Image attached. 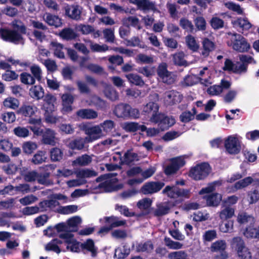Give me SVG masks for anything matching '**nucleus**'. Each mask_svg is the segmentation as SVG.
Returning a JSON list of instances; mask_svg holds the SVG:
<instances>
[{
	"label": "nucleus",
	"mask_w": 259,
	"mask_h": 259,
	"mask_svg": "<svg viewBox=\"0 0 259 259\" xmlns=\"http://www.w3.org/2000/svg\"><path fill=\"white\" fill-rule=\"evenodd\" d=\"M46 22L50 26H54L56 28L61 26V19L58 16L47 14L45 19Z\"/></svg>",
	"instance_id": "obj_30"
},
{
	"label": "nucleus",
	"mask_w": 259,
	"mask_h": 259,
	"mask_svg": "<svg viewBox=\"0 0 259 259\" xmlns=\"http://www.w3.org/2000/svg\"><path fill=\"white\" fill-rule=\"evenodd\" d=\"M166 100L168 105H172L181 101V98L179 93L174 90L167 92L166 93Z\"/></svg>",
	"instance_id": "obj_27"
},
{
	"label": "nucleus",
	"mask_w": 259,
	"mask_h": 259,
	"mask_svg": "<svg viewBox=\"0 0 259 259\" xmlns=\"http://www.w3.org/2000/svg\"><path fill=\"white\" fill-rule=\"evenodd\" d=\"M66 248L71 252L78 253L80 252V242L72 239L70 241H66Z\"/></svg>",
	"instance_id": "obj_48"
},
{
	"label": "nucleus",
	"mask_w": 259,
	"mask_h": 259,
	"mask_svg": "<svg viewBox=\"0 0 259 259\" xmlns=\"http://www.w3.org/2000/svg\"><path fill=\"white\" fill-rule=\"evenodd\" d=\"M228 35L232 36L231 46L234 50L239 53L248 52L250 49V45L244 37L236 32H229Z\"/></svg>",
	"instance_id": "obj_3"
},
{
	"label": "nucleus",
	"mask_w": 259,
	"mask_h": 259,
	"mask_svg": "<svg viewBox=\"0 0 259 259\" xmlns=\"http://www.w3.org/2000/svg\"><path fill=\"white\" fill-rule=\"evenodd\" d=\"M159 107L157 103L150 102L144 106L143 109V114L147 116L151 115L150 121L152 122V118L155 115L159 114Z\"/></svg>",
	"instance_id": "obj_16"
},
{
	"label": "nucleus",
	"mask_w": 259,
	"mask_h": 259,
	"mask_svg": "<svg viewBox=\"0 0 259 259\" xmlns=\"http://www.w3.org/2000/svg\"><path fill=\"white\" fill-rule=\"evenodd\" d=\"M13 133L16 137L20 138H26L30 135L27 126H17L13 129Z\"/></svg>",
	"instance_id": "obj_34"
},
{
	"label": "nucleus",
	"mask_w": 259,
	"mask_h": 259,
	"mask_svg": "<svg viewBox=\"0 0 259 259\" xmlns=\"http://www.w3.org/2000/svg\"><path fill=\"white\" fill-rule=\"evenodd\" d=\"M211 168L208 162H203L191 168L188 176L195 181L205 179L209 174Z\"/></svg>",
	"instance_id": "obj_2"
},
{
	"label": "nucleus",
	"mask_w": 259,
	"mask_h": 259,
	"mask_svg": "<svg viewBox=\"0 0 259 259\" xmlns=\"http://www.w3.org/2000/svg\"><path fill=\"white\" fill-rule=\"evenodd\" d=\"M235 23L237 24L242 30H249L252 26L251 24L246 18H239L235 21Z\"/></svg>",
	"instance_id": "obj_59"
},
{
	"label": "nucleus",
	"mask_w": 259,
	"mask_h": 259,
	"mask_svg": "<svg viewBox=\"0 0 259 259\" xmlns=\"http://www.w3.org/2000/svg\"><path fill=\"white\" fill-rule=\"evenodd\" d=\"M105 96L111 101H116L118 99V92L112 87H107L104 90Z\"/></svg>",
	"instance_id": "obj_56"
},
{
	"label": "nucleus",
	"mask_w": 259,
	"mask_h": 259,
	"mask_svg": "<svg viewBox=\"0 0 259 259\" xmlns=\"http://www.w3.org/2000/svg\"><path fill=\"white\" fill-rule=\"evenodd\" d=\"M132 4L136 5L138 9L144 12L152 11L155 12L157 9L154 2L150 0H128Z\"/></svg>",
	"instance_id": "obj_10"
},
{
	"label": "nucleus",
	"mask_w": 259,
	"mask_h": 259,
	"mask_svg": "<svg viewBox=\"0 0 259 259\" xmlns=\"http://www.w3.org/2000/svg\"><path fill=\"white\" fill-rule=\"evenodd\" d=\"M231 244L232 248L237 252V259H252L251 253L245 246V242L241 237H234Z\"/></svg>",
	"instance_id": "obj_4"
},
{
	"label": "nucleus",
	"mask_w": 259,
	"mask_h": 259,
	"mask_svg": "<svg viewBox=\"0 0 259 259\" xmlns=\"http://www.w3.org/2000/svg\"><path fill=\"white\" fill-rule=\"evenodd\" d=\"M227 243L224 240H218L213 242L210 246V250L212 252L228 253L227 251Z\"/></svg>",
	"instance_id": "obj_20"
},
{
	"label": "nucleus",
	"mask_w": 259,
	"mask_h": 259,
	"mask_svg": "<svg viewBox=\"0 0 259 259\" xmlns=\"http://www.w3.org/2000/svg\"><path fill=\"white\" fill-rule=\"evenodd\" d=\"M50 175V172L48 171H46L39 175L38 174L37 182L39 184L47 186L52 185L53 184L52 181L49 179Z\"/></svg>",
	"instance_id": "obj_45"
},
{
	"label": "nucleus",
	"mask_w": 259,
	"mask_h": 259,
	"mask_svg": "<svg viewBox=\"0 0 259 259\" xmlns=\"http://www.w3.org/2000/svg\"><path fill=\"white\" fill-rule=\"evenodd\" d=\"M253 181V178L249 176L236 183L235 186L236 189H240L247 187L248 185L251 184Z\"/></svg>",
	"instance_id": "obj_57"
},
{
	"label": "nucleus",
	"mask_w": 259,
	"mask_h": 259,
	"mask_svg": "<svg viewBox=\"0 0 259 259\" xmlns=\"http://www.w3.org/2000/svg\"><path fill=\"white\" fill-rule=\"evenodd\" d=\"M197 31H203L206 29V21L203 16H197L194 19Z\"/></svg>",
	"instance_id": "obj_46"
},
{
	"label": "nucleus",
	"mask_w": 259,
	"mask_h": 259,
	"mask_svg": "<svg viewBox=\"0 0 259 259\" xmlns=\"http://www.w3.org/2000/svg\"><path fill=\"white\" fill-rule=\"evenodd\" d=\"M50 153L51 159L53 161H59L62 159L63 152L59 148H52Z\"/></svg>",
	"instance_id": "obj_50"
},
{
	"label": "nucleus",
	"mask_w": 259,
	"mask_h": 259,
	"mask_svg": "<svg viewBox=\"0 0 259 259\" xmlns=\"http://www.w3.org/2000/svg\"><path fill=\"white\" fill-rule=\"evenodd\" d=\"M154 248L153 243L150 240L141 243L137 246V251L138 252H151Z\"/></svg>",
	"instance_id": "obj_47"
},
{
	"label": "nucleus",
	"mask_w": 259,
	"mask_h": 259,
	"mask_svg": "<svg viewBox=\"0 0 259 259\" xmlns=\"http://www.w3.org/2000/svg\"><path fill=\"white\" fill-rule=\"evenodd\" d=\"M209 24L214 30H218L224 27V21L218 17H212L209 21Z\"/></svg>",
	"instance_id": "obj_51"
},
{
	"label": "nucleus",
	"mask_w": 259,
	"mask_h": 259,
	"mask_svg": "<svg viewBox=\"0 0 259 259\" xmlns=\"http://www.w3.org/2000/svg\"><path fill=\"white\" fill-rule=\"evenodd\" d=\"M77 210V205H69L65 206H61L58 210V212L63 214H68L75 212Z\"/></svg>",
	"instance_id": "obj_58"
},
{
	"label": "nucleus",
	"mask_w": 259,
	"mask_h": 259,
	"mask_svg": "<svg viewBox=\"0 0 259 259\" xmlns=\"http://www.w3.org/2000/svg\"><path fill=\"white\" fill-rule=\"evenodd\" d=\"M55 138L54 132L52 130L47 129L46 134L43 135L42 142L45 144L55 146L56 143Z\"/></svg>",
	"instance_id": "obj_31"
},
{
	"label": "nucleus",
	"mask_w": 259,
	"mask_h": 259,
	"mask_svg": "<svg viewBox=\"0 0 259 259\" xmlns=\"http://www.w3.org/2000/svg\"><path fill=\"white\" fill-rule=\"evenodd\" d=\"M135 160H139L138 154L133 152L132 149H128L124 153L123 157H120L119 164H126L129 165Z\"/></svg>",
	"instance_id": "obj_18"
},
{
	"label": "nucleus",
	"mask_w": 259,
	"mask_h": 259,
	"mask_svg": "<svg viewBox=\"0 0 259 259\" xmlns=\"http://www.w3.org/2000/svg\"><path fill=\"white\" fill-rule=\"evenodd\" d=\"M11 26L13 30L21 35L26 34L27 27L21 21L15 20L12 22Z\"/></svg>",
	"instance_id": "obj_32"
},
{
	"label": "nucleus",
	"mask_w": 259,
	"mask_h": 259,
	"mask_svg": "<svg viewBox=\"0 0 259 259\" xmlns=\"http://www.w3.org/2000/svg\"><path fill=\"white\" fill-rule=\"evenodd\" d=\"M46 159V152L38 151L33 155L31 161L35 164H39L45 162Z\"/></svg>",
	"instance_id": "obj_54"
},
{
	"label": "nucleus",
	"mask_w": 259,
	"mask_h": 259,
	"mask_svg": "<svg viewBox=\"0 0 259 259\" xmlns=\"http://www.w3.org/2000/svg\"><path fill=\"white\" fill-rule=\"evenodd\" d=\"M170 208L167 205H161L154 211V215L156 217H161L168 213Z\"/></svg>",
	"instance_id": "obj_61"
},
{
	"label": "nucleus",
	"mask_w": 259,
	"mask_h": 259,
	"mask_svg": "<svg viewBox=\"0 0 259 259\" xmlns=\"http://www.w3.org/2000/svg\"><path fill=\"white\" fill-rule=\"evenodd\" d=\"M156 72L160 79L165 74L168 73L169 71L167 70V64L165 62H162L159 64L157 68Z\"/></svg>",
	"instance_id": "obj_64"
},
{
	"label": "nucleus",
	"mask_w": 259,
	"mask_h": 259,
	"mask_svg": "<svg viewBox=\"0 0 259 259\" xmlns=\"http://www.w3.org/2000/svg\"><path fill=\"white\" fill-rule=\"evenodd\" d=\"M186 41L188 48L193 52H196L199 49V45L197 44L195 37L188 35L186 37Z\"/></svg>",
	"instance_id": "obj_53"
},
{
	"label": "nucleus",
	"mask_w": 259,
	"mask_h": 259,
	"mask_svg": "<svg viewBox=\"0 0 259 259\" xmlns=\"http://www.w3.org/2000/svg\"><path fill=\"white\" fill-rule=\"evenodd\" d=\"M80 251L84 253L90 252L92 256L95 257L97 254V248L95 245L94 241L92 239H88L85 242H80Z\"/></svg>",
	"instance_id": "obj_15"
},
{
	"label": "nucleus",
	"mask_w": 259,
	"mask_h": 259,
	"mask_svg": "<svg viewBox=\"0 0 259 259\" xmlns=\"http://www.w3.org/2000/svg\"><path fill=\"white\" fill-rule=\"evenodd\" d=\"M63 105V111L68 113L72 110V104L74 102V98L70 93L63 94L61 96Z\"/></svg>",
	"instance_id": "obj_19"
},
{
	"label": "nucleus",
	"mask_w": 259,
	"mask_h": 259,
	"mask_svg": "<svg viewBox=\"0 0 259 259\" xmlns=\"http://www.w3.org/2000/svg\"><path fill=\"white\" fill-rule=\"evenodd\" d=\"M121 22L123 25L126 27L130 28V26H132L133 27H138L139 29L141 28L139 26L140 23L139 19L136 16H128V17L123 18Z\"/></svg>",
	"instance_id": "obj_26"
},
{
	"label": "nucleus",
	"mask_w": 259,
	"mask_h": 259,
	"mask_svg": "<svg viewBox=\"0 0 259 259\" xmlns=\"http://www.w3.org/2000/svg\"><path fill=\"white\" fill-rule=\"evenodd\" d=\"M118 180L116 178L111 179L109 180L105 181L99 184L98 187L103 189L106 192H111L118 190L122 188V184H116Z\"/></svg>",
	"instance_id": "obj_12"
},
{
	"label": "nucleus",
	"mask_w": 259,
	"mask_h": 259,
	"mask_svg": "<svg viewBox=\"0 0 259 259\" xmlns=\"http://www.w3.org/2000/svg\"><path fill=\"white\" fill-rule=\"evenodd\" d=\"M237 221L240 225H254L255 220L254 218L246 212H241L238 214Z\"/></svg>",
	"instance_id": "obj_21"
},
{
	"label": "nucleus",
	"mask_w": 259,
	"mask_h": 259,
	"mask_svg": "<svg viewBox=\"0 0 259 259\" xmlns=\"http://www.w3.org/2000/svg\"><path fill=\"white\" fill-rule=\"evenodd\" d=\"M60 36L66 40L75 39L77 37L76 32L71 28H65L59 33Z\"/></svg>",
	"instance_id": "obj_25"
},
{
	"label": "nucleus",
	"mask_w": 259,
	"mask_h": 259,
	"mask_svg": "<svg viewBox=\"0 0 259 259\" xmlns=\"http://www.w3.org/2000/svg\"><path fill=\"white\" fill-rule=\"evenodd\" d=\"M170 163L163 168V172L167 176H170L177 174L179 169L183 167L186 162L184 158L176 157L169 159Z\"/></svg>",
	"instance_id": "obj_7"
},
{
	"label": "nucleus",
	"mask_w": 259,
	"mask_h": 259,
	"mask_svg": "<svg viewBox=\"0 0 259 259\" xmlns=\"http://www.w3.org/2000/svg\"><path fill=\"white\" fill-rule=\"evenodd\" d=\"M29 94L33 99L39 100L44 96V90L40 85H33L29 89Z\"/></svg>",
	"instance_id": "obj_22"
},
{
	"label": "nucleus",
	"mask_w": 259,
	"mask_h": 259,
	"mask_svg": "<svg viewBox=\"0 0 259 259\" xmlns=\"http://www.w3.org/2000/svg\"><path fill=\"white\" fill-rule=\"evenodd\" d=\"M79 8V6L77 5H67L64 7L65 16L72 20H80L81 11Z\"/></svg>",
	"instance_id": "obj_13"
},
{
	"label": "nucleus",
	"mask_w": 259,
	"mask_h": 259,
	"mask_svg": "<svg viewBox=\"0 0 259 259\" xmlns=\"http://www.w3.org/2000/svg\"><path fill=\"white\" fill-rule=\"evenodd\" d=\"M162 194H166L171 198L183 197L189 198V190L184 189H181L174 185L166 186L162 190Z\"/></svg>",
	"instance_id": "obj_8"
},
{
	"label": "nucleus",
	"mask_w": 259,
	"mask_h": 259,
	"mask_svg": "<svg viewBox=\"0 0 259 259\" xmlns=\"http://www.w3.org/2000/svg\"><path fill=\"white\" fill-rule=\"evenodd\" d=\"M19 104V101L17 99L12 97L6 98L3 101V105L5 107L14 110L17 109Z\"/></svg>",
	"instance_id": "obj_33"
},
{
	"label": "nucleus",
	"mask_w": 259,
	"mask_h": 259,
	"mask_svg": "<svg viewBox=\"0 0 259 259\" xmlns=\"http://www.w3.org/2000/svg\"><path fill=\"white\" fill-rule=\"evenodd\" d=\"M199 81V76L191 74L186 76L182 83L184 86L190 87L198 83Z\"/></svg>",
	"instance_id": "obj_38"
},
{
	"label": "nucleus",
	"mask_w": 259,
	"mask_h": 259,
	"mask_svg": "<svg viewBox=\"0 0 259 259\" xmlns=\"http://www.w3.org/2000/svg\"><path fill=\"white\" fill-rule=\"evenodd\" d=\"M37 147V145L31 141L25 142L22 145L23 151L26 154H31Z\"/></svg>",
	"instance_id": "obj_52"
},
{
	"label": "nucleus",
	"mask_w": 259,
	"mask_h": 259,
	"mask_svg": "<svg viewBox=\"0 0 259 259\" xmlns=\"http://www.w3.org/2000/svg\"><path fill=\"white\" fill-rule=\"evenodd\" d=\"M0 36L3 40L15 45L24 43L23 36L13 29L1 28Z\"/></svg>",
	"instance_id": "obj_5"
},
{
	"label": "nucleus",
	"mask_w": 259,
	"mask_h": 259,
	"mask_svg": "<svg viewBox=\"0 0 259 259\" xmlns=\"http://www.w3.org/2000/svg\"><path fill=\"white\" fill-rule=\"evenodd\" d=\"M185 54L183 52L176 53L173 55V61L175 65L179 66H187V62L184 59Z\"/></svg>",
	"instance_id": "obj_42"
},
{
	"label": "nucleus",
	"mask_w": 259,
	"mask_h": 259,
	"mask_svg": "<svg viewBox=\"0 0 259 259\" xmlns=\"http://www.w3.org/2000/svg\"><path fill=\"white\" fill-rule=\"evenodd\" d=\"M30 71L32 73V76L34 77L35 81L36 79L40 81L41 79V70L40 68L37 65H33L30 67Z\"/></svg>",
	"instance_id": "obj_63"
},
{
	"label": "nucleus",
	"mask_w": 259,
	"mask_h": 259,
	"mask_svg": "<svg viewBox=\"0 0 259 259\" xmlns=\"http://www.w3.org/2000/svg\"><path fill=\"white\" fill-rule=\"evenodd\" d=\"M85 143V140L82 138H76L69 143V146L72 150H80L82 149Z\"/></svg>",
	"instance_id": "obj_44"
},
{
	"label": "nucleus",
	"mask_w": 259,
	"mask_h": 259,
	"mask_svg": "<svg viewBox=\"0 0 259 259\" xmlns=\"http://www.w3.org/2000/svg\"><path fill=\"white\" fill-rule=\"evenodd\" d=\"M222 92V87L220 85H211L207 89V94L211 96L219 95Z\"/></svg>",
	"instance_id": "obj_62"
},
{
	"label": "nucleus",
	"mask_w": 259,
	"mask_h": 259,
	"mask_svg": "<svg viewBox=\"0 0 259 259\" xmlns=\"http://www.w3.org/2000/svg\"><path fill=\"white\" fill-rule=\"evenodd\" d=\"M152 122L157 124L161 131H164L173 126L176 123V120L172 116L160 113L152 118Z\"/></svg>",
	"instance_id": "obj_6"
},
{
	"label": "nucleus",
	"mask_w": 259,
	"mask_h": 259,
	"mask_svg": "<svg viewBox=\"0 0 259 259\" xmlns=\"http://www.w3.org/2000/svg\"><path fill=\"white\" fill-rule=\"evenodd\" d=\"M114 114L118 118L123 119H138L140 116L139 110L133 108L128 104L120 103L115 106Z\"/></svg>",
	"instance_id": "obj_1"
},
{
	"label": "nucleus",
	"mask_w": 259,
	"mask_h": 259,
	"mask_svg": "<svg viewBox=\"0 0 259 259\" xmlns=\"http://www.w3.org/2000/svg\"><path fill=\"white\" fill-rule=\"evenodd\" d=\"M19 77L21 82L25 85H33L35 83L34 77L28 72H22Z\"/></svg>",
	"instance_id": "obj_41"
},
{
	"label": "nucleus",
	"mask_w": 259,
	"mask_h": 259,
	"mask_svg": "<svg viewBox=\"0 0 259 259\" xmlns=\"http://www.w3.org/2000/svg\"><path fill=\"white\" fill-rule=\"evenodd\" d=\"M235 210L234 208L226 206V207L219 212V217L222 221H227L231 219L234 215Z\"/></svg>",
	"instance_id": "obj_35"
},
{
	"label": "nucleus",
	"mask_w": 259,
	"mask_h": 259,
	"mask_svg": "<svg viewBox=\"0 0 259 259\" xmlns=\"http://www.w3.org/2000/svg\"><path fill=\"white\" fill-rule=\"evenodd\" d=\"M76 115L82 119H95L98 116L97 112L91 109H79Z\"/></svg>",
	"instance_id": "obj_24"
},
{
	"label": "nucleus",
	"mask_w": 259,
	"mask_h": 259,
	"mask_svg": "<svg viewBox=\"0 0 259 259\" xmlns=\"http://www.w3.org/2000/svg\"><path fill=\"white\" fill-rule=\"evenodd\" d=\"M206 204L208 206L216 207L218 206L221 200L222 196L218 193H212L205 196Z\"/></svg>",
	"instance_id": "obj_23"
},
{
	"label": "nucleus",
	"mask_w": 259,
	"mask_h": 259,
	"mask_svg": "<svg viewBox=\"0 0 259 259\" xmlns=\"http://www.w3.org/2000/svg\"><path fill=\"white\" fill-rule=\"evenodd\" d=\"M151 205L152 200L150 198H146L139 200L137 206L140 209L146 211L145 214H148L150 213L149 208Z\"/></svg>",
	"instance_id": "obj_37"
},
{
	"label": "nucleus",
	"mask_w": 259,
	"mask_h": 259,
	"mask_svg": "<svg viewBox=\"0 0 259 259\" xmlns=\"http://www.w3.org/2000/svg\"><path fill=\"white\" fill-rule=\"evenodd\" d=\"M202 54L203 56H207L209 53L214 49L215 45L213 42L205 37L202 41Z\"/></svg>",
	"instance_id": "obj_28"
},
{
	"label": "nucleus",
	"mask_w": 259,
	"mask_h": 259,
	"mask_svg": "<svg viewBox=\"0 0 259 259\" xmlns=\"http://www.w3.org/2000/svg\"><path fill=\"white\" fill-rule=\"evenodd\" d=\"M224 146L227 152L230 154H237L241 149L240 141L237 137L233 136H229L225 139Z\"/></svg>",
	"instance_id": "obj_9"
},
{
	"label": "nucleus",
	"mask_w": 259,
	"mask_h": 259,
	"mask_svg": "<svg viewBox=\"0 0 259 259\" xmlns=\"http://www.w3.org/2000/svg\"><path fill=\"white\" fill-rule=\"evenodd\" d=\"M257 228L254 227V225L246 226L244 229L243 234L247 239H256Z\"/></svg>",
	"instance_id": "obj_39"
},
{
	"label": "nucleus",
	"mask_w": 259,
	"mask_h": 259,
	"mask_svg": "<svg viewBox=\"0 0 259 259\" xmlns=\"http://www.w3.org/2000/svg\"><path fill=\"white\" fill-rule=\"evenodd\" d=\"M125 76L128 81L132 84L140 87L143 86L145 84L144 80L139 75L134 73H129L126 74Z\"/></svg>",
	"instance_id": "obj_40"
},
{
	"label": "nucleus",
	"mask_w": 259,
	"mask_h": 259,
	"mask_svg": "<svg viewBox=\"0 0 259 259\" xmlns=\"http://www.w3.org/2000/svg\"><path fill=\"white\" fill-rule=\"evenodd\" d=\"M180 26L189 33H193L195 28L192 22L186 18H182L180 20Z\"/></svg>",
	"instance_id": "obj_43"
},
{
	"label": "nucleus",
	"mask_w": 259,
	"mask_h": 259,
	"mask_svg": "<svg viewBox=\"0 0 259 259\" xmlns=\"http://www.w3.org/2000/svg\"><path fill=\"white\" fill-rule=\"evenodd\" d=\"M51 45L53 47L55 48L54 55L60 59L65 58V55L62 51L63 46L62 44L58 43L57 42H51Z\"/></svg>",
	"instance_id": "obj_55"
},
{
	"label": "nucleus",
	"mask_w": 259,
	"mask_h": 259,
	"mask_svg": "<svg viewBox=\"0 0 259 259\" xmlns=\"http://www.w3.org/2000/svg\"><path fill=\"white\" fill-rule=\"evenodd\" d=\"M91 157L87 154H84L81 156L78 157L73 161V164L79 166H86L91 162Z\"/></svg>",
	"instance_id": "obj_49"
},
{
	"label": "nucleus",
	"mask_w": 259,
	"mask_h": 259,
	"mask_svg": "<svg viewBox=\"0 0 259 259\" xmlns=\"http://www.w3.org/2000/svg\"><path fill=\"white\" fill-rule=\"evenodd\" d=\"M37 111V107L34 105L23 104L17 110L16 113L25 117H31Z\"/></svg>",
	"instance_id": "obj_17"
},
{
	"label": "nucleus",
	"mask_w": 259,
	"mask_h": 259,
	"mask_svg": "<svg viewBox=\"0 0 259 259\" xmlns=\"http://www.w3.org/2000/svg\"><path fill=\"white\" fill-rule=\"evenodd\" d=\"M82 128L91 139V141H89V142L99 139L102 133V130L98 126H90L88 125L83 124Z\"/></svg>",
	"instance_id": "obj_14"
},
{
	"label": "nucleus",
	"mask_w": 259,
	"mask_h": 259,
	"mask_svg": "<svg viewBox=\"0 0 259 259\" xmlns=\"http://www.w3.org/2000/svg\"><path fill=\"white\" fill-rule=\"evenodd\" d=\"M59 204V202L56 200H45L39 203V208L40 212L47 211L48 208H52Z\"/></svg>",
	"instance_id": "obj_29"
},
{
	"label": "nucleus",
	"mask_w": 259,
	"mask_h": 259,
	"mask_svg": "<svg viewBox=\"0 0 259 259\" xmlns=\"http://www.w3.org/2000/svg\"><path fill=\"white\" fill-rule=\"evenodd\" d=\"M169 259H189L188 254L185 251L171 252L168 254Z\"/></svg>",
	"instance_id": "obj_60"
},
{
	"label": "nucleus",
	"mask_w": 259,
	"mask_h": 259,
	"mask_svg": "<svg viewBox=\"0 0 259 259\" xmlns=\"http://www.w3.org/2000/svg\"><path fill=\"white\" fill-rule=\"evenodd\" d=\"M1 118L6 124H12L16 121V116L13 111H6L1 114Z\"/></svg>",
	"instance_id": "obj_36"
},
{
	"label": "nucleus",
	"mask_w": 259,
	"mask_h": 259,
	"mask_svg": "<svg viewBox=\"0 0 259 259\" xmlns=\"http://www.w3.org/2000/svg\"><path fill=\"white\" fill-rule=\"evenodd\" d=\"M164 185L163 182H149L145 184L142 187L141 190L144 194H151L159 191Z\"/></svg>",
	"instance_id": "obj_11"
}]
</instances>
